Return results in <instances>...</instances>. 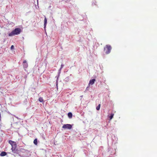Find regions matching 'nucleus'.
<instances>
[{"mask_svg": "<svg viewBox=\"0 0 157 157\" xmlns=\"http://www.w3.org/2000/svg\"><path fill=\"white\" fill-rule=\"evenodd\" d=\"M21 32V29L20 28H16L13 30L11 33L8 34L9 36H12L15 35L19 34Z\"/></svg>", "mask_w": 157, "mask_h": 157, "instance_id": "1", "label": "nucleus"}, {"mask_svg": "<svg viewBox=\"0 0 157 157\" xmlns=\"http://www.w3.org/2000/svg\"><path fill=\"white\" fill-rule=\"evenodd\" d=\"M112 49V47L109 45H106L104 48V51L105 53L107 54H109Z\"/></svg>", "mask_w": 157, "mask_h": 157, "instance_id": "2", "label": "nucleus"}, {"mask_svg": "<svg viewBox=\"0 0 157 157\" xmlns=\"http://www.w3.org/2000/svg\"><path fill=\"white\" fill-rule=\"evenodd\" d=\"M9 143L12 146L11 150L13 152L15 150V149L17 147V144L15 142L13 141L12 140H10Z\"/></svg>", "mask_w": 157, "mask_h": 157, "instance_id": "3", "label": "nucleus"}, {"mask_svg": "<svg viewBox=\"0 0 157 157\" xmlns=\"http://www.w3.org/2000/svg\"><path fill=\"white\" fill-rule=\"evenodd\" d=\"M72 128L71 125L69 124H64L62 127V128L64 129H71Z\"/></svg>", "mask_w": 157, "mask_h": 157, "instance_id": "4", "label": "nucleus"}, {"mask_svg": "<svg viewBox=\"0 0 157 157\" xmlns=\"http://www.w3.org/2000/svg\"><path fill=\"white\" fill-rule=\"evenodd\" d=\"M95 81V79H93L90 80V81L89 83L88 84V86L86 88V90H87V89L89 87L90 85H92L94 83Z\"/></svg>", "mask_w": 157, "mask_h": 157, "instance_id": "5", "label": "nucleus"}, {"mask_svg": "<svg viewBox=\"0 0 157 157\" xmlns=\"http://www.w3.org/2000/svg\"><path fill=\"white\" fill-rule=\"evenodd\" d=\"M23 63H24V64H23L24 67V68H26L28 66V65L26 61L25 60H24L23 61Z\"/></svg>", "mask_w": 157, "mask_h": 157, "instance_id": "6", "label": "nucleus"}, {"mask_svg": "<svg viewBox=\"0 0 157 157\" xmlns=\"http://www.w3.org/2000/svg\"><path fill=\"white\" fill-rule=\"evenodd\" d=\"M6 155V152L5 151H2L0 154V156H3Z\"/></svg>", "mask_w": 157, "mask_h": 157, "instance_id": "7", "label": "nucleus"}, {"mask_svg": "<svg viewBox=\"0 0 157 157\" xmlns=\"http://www.w3.org/2000/svg\"><path fill=\"white\" fill-rule=\"evenodd\" d=\"M47 19H46V17H45L44 19V27H46V24H47Z\"/></svg>", "mask_w": 157, "mask_h": 157, "instance_id": "8", "label": "nucleus"}, {"mask_svg": "<svg viewBox=\"0 0 157 157\" xmlns=\"http://www.w3.org/2000/svg\"><path fill=\"white\" fill-rule=\"evenodd\" d=\"M68 116L69 118H71L72 117V114L71 113H68Z\"/></svg>", "mask_w": 157, "mask_h": 157, "instance_id": "9", "label": "nucleus"}, {"mask_svg": "<svg viewBox=\"0 0 157 157\" xmlns=\"http://www.w3.org/2000/svg\"><path fill=\"white\" fill-rule=\"evenodd\" d=\"M33 143L35 145H37V139H35L34 141H33Z\"/></svg>", "mask_w": 157, "mask_h": 157, "instance_id": "10", "label": "nucleus"}, {"mask_svg": "<svg viewBox=\"0 0 157 157\" xmlns=\"http://www.w3.org/2000/svg\"><path fill=\"white\" fill-rule=\"evenodd\" d=\"M114 115V114L113 113L111 114L110 116L109 117L110 118V120H111L113 118Z\"/></svg>", "mask_w": 157, "mask_h": 157, "instance_id": "11", "label": "nucleus"}, {"mask_svg": "<svg viewBox=\"0 0 157 157\" xmlns=\"http://www.w3.org/2000/svg\"><path fill=\"white\" fill-rule=\"evenodd\" d=\"M39 101L41 102L44 101V100L42 97H40L39 98Z\"/></svg>", "mask_w": 157, "mask_h": 157, "instance_id": "12", "label": "nucleus"}, {"mask_svg": "<svg viewBox=\"0 0 157 157\" xmlns=\"http://www.w3.org/2000/svg\"><path fill=\"white\" fill-rule=\"evenodd\" d=\"M101 105L100 104H99L96 107V109L97 110H99L100 109Z\"/></svg>", "mask_w": 157, "mask_h": 157, "instance_id": "13", "label": "nucleus"}, {"mask_svg": "<svg viewBox=\"0 0 157 157\" xmlns=\"http://www.w3.org/2000/svg\"><path fill=\"white\" fill-rule=\"evenodd\" d=\"M96 1L95 0H94L93 1V2L92 3L93 6L96 5Z\"/></svg>", "mask_w": 157, "mask_h": 157, "instance_id": "14", "label": "nucleus"}, {"mask_svg": "<svg viewBox=\"0 0 157 157\" xmlns=\"http://www.w3.org/2000/svg\"><path fill=\"white\" fill-rule=\"evenodd\" d=\"M64 2H70L71 0H63Z\"/></svg>", "mask_w": 157, "mask_h": 157, "instance_id": "15", "label": "nucleus"}, {"mask_svg": "<svg viewBox=\"0 0 157 157\" xmlns=\"http://www.w3.org/2000/svg\"><path fill=\"white\" fill-rule=\"evenodd\" d=\"M14 48V46L13 45H12L11 47V50L13 49Z\"/></svg>", "mask_w": 157, "mask_h": 157, "instance_id": "16", "label": "nucleus"}, {"mask_svg": "<svg viewBox=\"0 0 157 157\" xmlns=\"http://www.w3.org/2000/svg\"><path fill=\"white\" fill-rule=\"evenodd\" d=\"M63 65L62 64L61 65V67L60 69H61V68H63Z\"/></svg>", "mask_w": 157, "mask_h": 157, "instance_id": "17", "label": "nucleus"}]
</instances>
